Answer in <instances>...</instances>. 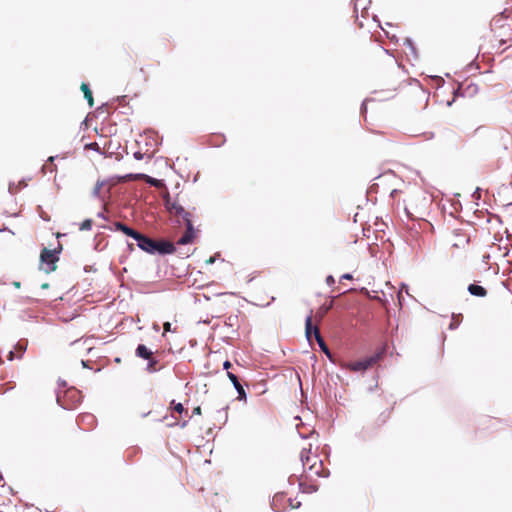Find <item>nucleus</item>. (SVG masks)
<instances>
[{"label":"nucleus","instance_id":"1","mask_svg":"<svg viewBox=\"0 0 512 512\" xmlns=\"http://www.w3.org/2000/svg\"><path fill=\"white\" fill-rule=\"evenodd\" d=\"M137 242V246L150 254H172L175 251V246L172 242L166 240H154L142 233L139 232L137 237L135 238Z\"/></svg>","mask_w":512,"mask_h":512},{"label":"nucleus","instance_id":"2","mask_svg":"<svg viewBox=\"0 0 512 512\" xmlns=\"http://www.w3.org/2000/svg\"><path fill=\"white\" fill-rule=\"evenodd\" d=\"M58 252L59 251L49 250L47 248H44L41 251V254H40L41 265H42V269L46 273H50V272H53L56 270V268H57L56 263L59 260V257L57 256Z\"/></svg>","mask_w":512,"mask_h":512},{"label":"nucleus","instance_id":"3","mask_svg":"<svg viewBox=\"0 0 512 512\" xmlns=\"http://www.w3.org/2000/svg\"><path fill=\"white\" fill-rule=\"evenodd\" d=\"M449 243L454 250H466L470 243V237L462 230H454L449 238Z\"/></svg>","mask_w":512,"mask_h":512},{"label":"nucleus","instance_id":"4","mask_svg":"<svg viewBox=\"0 0 512 512\" xmlns=\"http://www.w3.org/2000/svg\"><path fill=\"white\" fill-rule=\"evenodd\" d=\"M167 209L169 213L178 219H182L185 223L191 221V213L186 211L180 204L178 203H170L166 202Z\"/></svg>","mask_w":512,"mask_h":512},{"label":"nucleus","instance_id":"5","mask_svg":"<svg viewBox=\"0 0 512 512\" xmlns=\"http://www.w3.org/2000/svg\"><path fill=\"white\" fill-rule=\"evenodd\" d=\"M300 460L304 467L308 466L309 470H313L315 467V464L317 462V456L311 455V445L309 444V447H303L300 452Z\"/></svg>","mask_w":512,"mask_h":512},{"label":"nucleus","instance_id":"6","mask_svg":"<svg viewBox=\"0 0 512 512\" xmlns=\"http://www.w3.org/2000/svg\"><path fill=\"white\" fill-rule=\"evenodd\" d=\"M374 362L375 359L373 357H370L364 360L350 362L346 365V368L354 372L365 371L366 369L371 367Z\"/></svg>","mask_w":512,"mask_h":512},{"label":"nucleus","instance_id":"7","mask_svg":"<svg viewBox=\"0 0 512 512\" xmlns=\"http://www.w3.org/2000/svg\"><path fill=\"white\" fill-rule=\"evenodd\" d=\"M227 377L232 382L234 388L236 389V391L238 393L237 400L246 402L247 395H246L245 389L242 386V384L240 383L238 377L230 371L227 372Z\"/></svg>","mask_w":512,"mask_h":512},{"label":"nucleus","instance_id":"8","mask_svg":"<svg viewBox=\"0 0 512 512\" xmlns=\"http://www.w3.org/2000/svg\"><path fill=\"white\" fill-rule=\"evenodd\" d=\"M186 231L185 233L178 239V245H186L191 243L195 237V230L193 228L192 220L185 223Z\"/></svg>","mask_w":512,"mask_h":512},{"label":"nucleus","instance_id":"9","mask_svg":"<svg viewBox=\"0 0 512 512\" xmlns=\"http://www.w3.org/2000/svg\"><path fill=\"white\" fill-rule=\"evenodd\" d=\"M314 337H315V340L317 341L319 347L321 348V350L329 357L331 358V353H330V350L328 348V346L326 345L324 339L322 338L321 334H320V331H319V328L318 327H315L314 328Z\"/></svg>","mask_w":512,"mask_h":512},{"label":"nucleus","instance_id":"10","mask_svg":"<svg viewBox=\"0 0 512 512\" xmlns=\"http://www.w3.org/2000/svg\"><path fill=\"white\" fill-rule=\"evenodd\" d=\"M392 411H393V407L388 408V409L384 410L383 412H381L375 420V425L377 427H381V426L385 425L388 422V420L390 419V417L392 415Z\"/></svg>","mask_w":512,"mask_h":512},{"label":"nucleus","instance_id":"11","mask_svg":"<svg viewBox=\"0 0 512 512\" xmlns=\"http://www.w3.org/2000/svg\"><path fill=\"white\" fill-rule=\"evenodd\" d=\"M135 354L137 357L148 360L154 353L148 349L144 344H139L136 348Z\"/></svg>","mask_w":512,"mask_h":512},{"label":"nucleus","instance_id":"12","mask_svg":"<svg viewBox=\"0 0 512 512\" xmlns=\"http://www.w3.org/2000/svg\"><path fill=\"white\" fill-rule=\"evenodd\" d=\"M114 225H115L116 230L123 232L127 236L132 237L133 239H135L137 237V235L139 234L138 231L128 227L127 225H125L121 222H116Z\"/></svg>","mask_w":512,"mask_h":512},{"label":"nucleus","instance_id":"13","mask_svg":"<svg viewBox=\"0 0 512 512\" xmlns=\"http://www.w3.org/2000/svg\"><path fill=\"white\" fill-rule=\"evenodd\" d=\"M467 289L471 295L476 297H485L487 295V290L477 284H470Z\"/></svg>","mask_w":512,"mask_h":512},{"label":"nucleus","instance_id":"14","mask_svg":"<svg viewBox=\"0 0 512 512\" xmlns=\"http://www.w3.org/2000/svg\"><path fill=\"white\" fill-rule=\"evenodd\" d=\"M162 368H163V366L159 364V361L154 357V355L150 359H148V364H147L146 370L149 373L157 372V371L161 370Z\"/></svg>","mask_w":512,"mask_h":512},{"label":"nucleus","instance_id":"15","mask_svg":"<svg viewBox=\"0 0 512 512\" xmlns=\"http://www.w3.org/2000/svg\"><path fill=\"white\" fill-rule=\"evenodd\" d=\"M316 326H313V323H312V316H308L306 318V321H305V333H306V337L309 341H311L312 339V335L314 336V328Z\"/></svg>","mask_w":512,"mask_h":512},{"label":"nucleus","instance_id":"16","mask_svg":"<svg viewBox=\"0 0 512 512\" xmlns=\"http://www.w3.org/2000/svg\"><path fill=\"white\" fill-rule=\"evenodd\" d=\"M81 90H82V92L84 94V97L87 100L89 106L93 107L94 99H93L92 92H91L89 86L86 83H82L81 84Z\"/></svg>","mask_w":512,"mask_h":512},{"label":"nucleus","instance_id":"17","mask_svg":"<svg viewBox=\"0 0 512 512\" xmlns=\"http://www.w3.org/2000/svg\"><path fill=\"white\" fill-rule=\"evenodd\" d=\"M169 409L179 415H182L183 413L187 414V410L184 406L181 403H176L175 400L171 401Z\"/></svg>","mask_w":512,"mask_h":512},{"label":"nucleus","instance_id":"18","mask_svg":"<svg viewBox=\"0 0 512 512\" xmlns=\"http://www.w3.org/2000/svg\"><path fill=\"white\" fill-rule=\"evenodd\" d=\"M92 227V220L91 219H86L84 220L81 224H80V227L79 229L81 231H84V230H90Z\"/></svg>","mask_w":512,"mask_h":512},{"label":"nucleus","instance_id":"19","mask_svg":"<svg viewBox=\"0 0 512 512\" xmlns=\"http://www.w3.org/2000/svg\"><path fill=\"white\" fill-rule=\"evenodd\" d=\"M163 328H164V333L174 331L172 329V327H171V323L170 322H165L163 324Z\"/></svg>","mask_w":512,"mask_h":512},{"label":"nucleus","instance_id":"20","mask_svg":"<svg viewBox=\"0 0 512 512\" xmlns=\"http://www.w3.org/2000/svg\"><path fill=\"white\" fill-rule=\"evenodd\" d=\"M404 209H405V212H406L407 216H409L411 218L414 217V213L411 212L409 205L405 204Z\"/></svg>","mask_w":512,"mask_h":512},{"label":"nucleus","instance_id":"21","mask_svg":"<svg viewBox=\"0 0 512 512\" xmlns=\"http://www.w3.org/2000/svg\"><path fill=\"white\" fill-rule=\"evenodd\" d=\"M326 283H327V285H329V286L333 285V284L335 283V279H334V277H333L332 275L327 276V278H326Z\"/></svg>","mask_w":512,"mask_h":512},{"label":"nucleus","instance_id":"22","mask_svg":"<svg viewBox=\"0 0 512 512\" xmlns=\"http://www.w3.org/2000/svg\"><path fill=\"white\" fill-rule=\"evenodd\" d=\"M140 72L143 74V80L147 81L149 79V74L145 71L143 67L140 68Z\"/></svg>","mask_w":512,"mask_h":512},{"label":"nucleus","instance_id":"23","mask_svg":"<svg viewBox=\"0 0 512 512\" xmlns=\"http://www.w3.org/2000/svg\"><path fill=\"white\" fill-rule=\"evenodd\" d=\"M202 410L200 406H197L193 409V415H201Z\"/></svg>","mask_w":512,"mask_h":512},{"label":"nucleus","instance_id":"24","mask_svg":"<svg viewBox=\"0 0 512 512\" xmlns=\"http://www.w3.org/2000/svg\"><path fill=\"white\" fill-rule=\"evenodd\" d=\"M102 187V184L101 183H97V185L95 186L94 188V194L95 195H98L99 194V191H100V188Z\"/></svg>","mask_w":512,"mask_h":512},{"label":"nucleus","instance_id":"25","mask_svg":"<svg viewBox=\"0 0 512 512\" xmlns=\"http://www.w3.org/2000/svg\"><path fill=\"white\" fill-rule=\"evenodd\" d=\"M290 506L291 508L295 509V508H298L300 506V502L297 501V502H294V501H291L290 500Z\"/></svg>","mask_w":512,"mask_h":512},{"label":"nucleus","instance_id":"26","mask_svg":"<svg viewBox=\"0 0 512 512\" xmlns=\"http://www.w3.org/2000/svg\"><path fill=\"white\" fill-rule=\"evenodd\" d=\"M88 148L90 149H95V150H98V144L97 143H91L89 145H87Z\"/></svg>","mask_w":512,"mask_h":512},{"label":"nucleus","instance_id":"27","mask_svg":"<svg viewBox=\"0 0 512 512\" xmlns=\"http://www.w3.org/2000/svg\"><path fill=\"white\" fill-rule=\"evenodd\" d=\"M223 367H224V369L228 370V369L231 367V363H230V361H225V362L223 363Z\"/></svg>","mask_w":512,"mask_h":512},{"label":"nucleus","instance_id":"28","mask_svg":"<svg viewBox=\"0 0 512 512\" xmlns=\"http://www.w3.org/2000/svg\"><path fill=\"white\" fill-rule=\"evenodd\" d=\"M180 423V419L178 417H175V421L171 424H168V426H175V425H178Z\"/></svg>","mask_w":512,"mask_h":512},{"label":"nucleus","instance_id":"29","mask_svg":"<svg viewBox=\"0 0 512 512\" xmlns=\"http://www.w3.org/2000/svg\"><path fill=\"white\" fill-rule=\"evenodd\" d=\"M14 355H15V354H14V352H13V351H9V353H8V360H9V361H12V360L14 359Z\"/></svg>","mask_w":512,"mask_h":512},{"label":"nucleus","instance_id":"30","mask_svg":"<svg viewBox=\"0 0 512 512\" xmlns=\"http://www.w3.org/2000/svg\"><path fill=\"white\" fill-rule=\"evenodd\" d=\"M341 278H342V279L351 280V279H352V275L347 273V274L342 275V277H341Z\"/></svg>","mask_w":512,"mask_h":512},{"label":"nucleus","instance_id":"31","mask_svg":"<svg viewBox=\"0 0 512 512\" xmlns=\"http://www.w3.org/2000/svg\"><path fill=\"white\" fill-rule=\"evenodd\" d=\"M16 348H17L19 351H21V352H23V351H24V349H25V348H24V346H23V345H21L20 343H18V344L16 345Z\"/></svg>","mask_w":512,"mask_h":512},{"label":"nucleus","instance_id":"32","mask_svg":"<svg viewBox=\"0 0 512 512\" xmlns=\"http://www.w3.org/2000/svg\"><path fill=\"white\" fill-rule=\"evenodd\" d=\"M4 386H5V385H1V386H0V393H1V394L6 393V391L8 390V388H4Z\"/></svg>","mask_w":512,"mask_h":512},{"label":"nucleus","instance_id":"33","mask_svg":"<svg viewBox=\"0 0 512 512\" xmlns=\"http://www.w3.org/2000/svg\"><path fill=\"white\" fill-rule=\"evenodd\" d=\"M332 305H333V301L330 302V304L328 306H325V310L324 312H327L329 309L332 308Z\"/></svg>","mask_w":512,"mask_h":512},{"label":"nucleus","instance_id":"34","mask_svg":"<svg viewBox=\"0 0 512 512\" xmlns=\"http://www.w3.org/2000/svg\"><path fill=\"white\" fill-rule=\"evenodd\" d=\"M457 326H458V322L452 321L451 324H450V328L451 329L456 328Z\"/></svg>","mask_w":512,"mask_h":512},{"label":"nucleus","instance_id":"35","mask_svg":"<svg viewBox=\"0 0 512 512\" xmlns=\"http://www.w3.org/2000/svg\"><path fill=\"white\" fill-rule=\"evenodd\" d=\"M158 65H159V62H157L156 64H149V65H148V67H149L150 69H155V68H156V66H158Z\"/></svg>","mask_w":512,"mask_h":512},{"label":"nucleus","instance_id":"36","mask_svg":"<svg viewBox=\"0 0 512 512\" xmlns=\"http://www.w3.org/2000/svg\"><path fill=\"white\" fill-rule=\"evenodd\" d=\"M213 262H214V258L213 257H210L209 259L206 260L207 264H212Z\"/></svg>","mask_w":512,"mask_h":512},{"label":"nucleus","instance_id":"37","mask_svg":"<svg viewBox=\"0 0 512 512\" xmlns=\"http://www.w3.org/2000/svg\"><path fill=\"white\" fill-rule=\"evenodd\" d=\"M398 192H399V191H398V190H396V189H395V190H393V191H392V193H391V196H392V197H396V195H397V193H398Z\"/></svg>","mask_w":512,"mask_h":512},{"label":"nucleus","instance_id":"38","mask_svg":"<svg viewBox=\"0 0 512 512\" xmlns=\"http://www.w3.org/2000/svg\"><path fill=\"white\" fill-rule=\"evenodd\" d=\"M187 425V421H184L183 423H181V427H185Z\"/></svg>","mask_w":512,"mask_h":512},{"label":"nucleus","instance_id":"39","mask_svg":"<svg viewBox=\"0 0 512 512\" xmlns=\"http://www.w3.org/2000/svg\"><path fill=\"white\" fill-rule=\"evenodd\" d=\"M157 180H152L151 183L156 185Z\"/></svg>","mask_w":512,"mask_h":512},{"label":"nucleus","instance_id":"40","mask_svg":"<svg viewBox=\"0 0 512 512\" xmlns=\"http://www.w3.org/2000/svg\"><path fill=\"white\" fill-rule=\"evenodd\" d=\"M70 393H73V394H75V395H77V394H78V392H77V391H71Z\"/></svg>","mask_w":512,"mask_h":512}]
</instances>
